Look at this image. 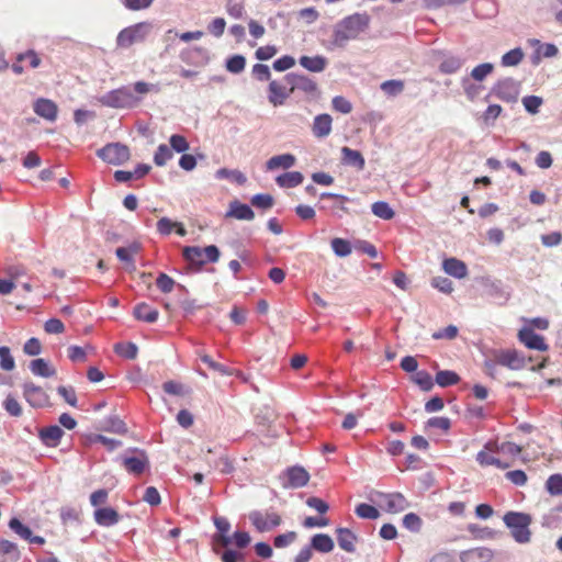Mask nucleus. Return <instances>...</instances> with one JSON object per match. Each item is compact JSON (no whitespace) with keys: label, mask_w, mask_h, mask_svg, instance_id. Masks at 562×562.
Returning <instances> with one entry per match:
<instances>
[{"label":"nucleus","mask_w":562,"mask_h":562,"mask_svg":"<svg viewBox=\"0 0 562 562\" xmlns=\"http://www.w3.org/2000/svg\"><path fill=\"white\" fill-rule=\"evenodd\" d=\"M458 335V328L454 325H449L443 329H440L438 331H435L431 337L436 340L439 339H454Z\"/></svg>","instance_id":"680f3d73"},{"label":"nucleus","mask_w":562,"mask_h":562,"mask_svg":"<svg viewBox=\"0 0 562 562\" xmlns=\"http://www.w3.org/2000/svg\"><path fill=\"white\" fill-rule=\"evenodd\" d=\"M23 395L26 402L33 407H44L48 404V395L41 387L33 383H26L23 386Z\"/></svg>","instance_id":"9b49d317"},{"label":"nucleus","mask_w":562,"mask_h":562,"mask_svg":"<svg viewBox=\"0 0 562 562\" xmlns=\"http://www.w3.org/2000/svg\"><path fill=\"white\" fill-rule=\"evenodd\" d=\"M156 284L162 293H170L175 288V280L168 274L161 272L158 274Z\"/></svg>","instance_id":"864d4df0"},{"label":"nucleus","mask_w":562,"mask_h":562,"mask_svg":"<svg viewBox=\"0 0 562 562\" xmlns=\"http://www.w3.org/2000/svg\"><path fill=\"white\" fill-rule=\"evenodd\" d=\"M285 476L288 482L283 484L284 487L299 488L308 483L310 474L301 467H292L286 470Z\"/></svg>","instance_id":"dca6fc26"},{"label":"nucleus","mask_w":562,"mask_h":562,"mask_svg":"<svg viewBox=\"0 0 562 562\" xmlns=\"http://www.w3.org/2000/svg\"><path fill=\"white\" fill-rule=\"evenodd\" d=\"M64 431L58 426H49L43 428L40 431V438L42 441L49 447H56L59 443L60 438L63 437Z\"/></svg>","instance_id":"c756f323"},{"label":"nucleus","mask_w":562,"mask_h":562,"mask_svg":"<svg viewBox=\"0 0 562 562\" xmlns=\"http://www.w3.org/2000/svg\"><path fill=\"white\" fill-rule=\"evenodd\" d=\"M342 161L347 165L355 166L359 170L364 168L366 161L360 151L351 149L349 147L341 148Z\"/></svg>","instance_id":"7c9ffc66"},{"label":"nucleus","mask_w":562,"mask_h":562,"mask_svg":"<svg viewBox=\"0 0 562 562\" xmlns=\"http://www.w3.org/2000/svg\"><path fill=\"white\" fill-rule=\"evenodd\" d=\"M372 213L382 220H392L395 215L387 202L378 201L371 206Z\"/></svg>","instance_id":"58836bf2"},{"label":"nucleus","mask_w":562,"mask_h":562,"mask_svg":"<svg viewBox=\"0 0 562 562\" xmlns=\"http://www.w3.org/2000/svg\"><path fill=\"white\" fill-rule=\"evenodd\" d=\"M246 59L241 55H233L226 60V69L232 74H239L245 69Z\"/></svg>","instance_id":"a18cd8bd"},{"label":"nucleus","mask_w":562,"mask_h":562,"mask_svg":"<svg viewBox=\"0 0 562 562\" xmlns=\"http://www.w3.org/2000/svg\"><path fill=\"white\" fill-rule=\"evenodd\" d=\"M431 285L438 289L442 293H451L453 291V284L451 280L445 277H436L431 280Z\"/></svg>","instance_id":"bf43d9fd"},{"label":"nucleus","mask_w":562,"mask_h":562,"mask_svg":"<svg viewBox=\"0 0 562 562\" xmlns=\"http://www.w3.org/2000/svg\"><path fill=\"white\" fill-rule=\"evenodd\" d=\"M3 407L11 416L19 417L22 415V407L12 395L7 396Z\"/></svg>","instance_id":"4d7b16f0"},{"label":"nucleus","mask_w":562,"mask_h":562,"mask_svg":"<svg viewBox=\"0 0 562 562\" xmlns=\"http://www.w3.org/2000/svg\"><path fill=\"white\" fill-rule=\"evenodd\" d=\"M136 319L146 322V323H155L158 319V311L156 308H153L149 304L142 302L138 303L134 307L133 312Z\"/></svg>","instance_id":"b1692460"},{"label":"nucleus","mask_w":562,"mask_h":562,"mask_svg":"<svg viewBox=\"0 0 562 562\" xmlns=\"http://www.w3.org/2000/svg\"><path fill=\"white\" fill-rule=\"evenodd\" d=\"M215 177L217 179H229L234 182H236L239 186H243L246 183L247 178L246 176L239 171V170H231L227 168H221L216 171Z\"/></svg>","instance_id":"c9c22d12"},{"label":"nucleus","mask_w":562,"mask_h":562,"mask_svg":"<svg viewBox=\"0 0 562 562\" xmlns=\"http://www.w3.org/2000/svg\"><path fill=\"white\" fill-rule=\"evenodd\" d=\"M495 95L504 101H516L518 97L517 85L513 79L498 81L493 89Z\"/></svg>","instance_id":"f3484780"},{"label":"nucleus","mask_w":562,"mask_h":562,"mask_svg":"<svg viewBox=\"0 0 562 562\" xmlns=\"http://www.w3.org/2000/svg\"><path fill=\"white\" fill-rule=\"evenodd\" d=\"M370 25L367 13H353L338 22L333 31L331 45L342 48L351 40L359 37Z\"/></svg>","instance_id":"f257e3e1"},{"label":"nucleus","mask_w":562,"mask_h":562,"mask_svg":"<svg viewBox=\"0 0 562 562\" xmlns=\"http://www.w3.org/2000/svg\"><path fill=\"white\" fill-rule=\"evenodd\" d=\"M226 27V21L223 18H215L212 22L207 25V31L210 34H212L215 37H221Z\"/></svg>","instance_id":"6e6d98bb"},{"label":"nucleus","mask_w":562,"mask_h":562,"mask_svg":"<svg viewBox=\"0 0 562 562\" xmlns=\"http://www.w3.org/2000/svg\"><path fill=\"white\" fill-rule=\"evenodd\" d=\"M300 65L308 71L322 72L327 66V59L324 56H302Z\"/></svg>","instance_id":"bb28decb"},{"label":"nucleus","mask_w":562,"mask_h":562,"mask_svg":"<svg viewBox=\"0 0 562 562\" xmlns=\"http://www.w3.org/2000/svg\"><path fill=\"white\" fill-rule=\"evenodd\" d=\"M312 548L318 552L328 553L334 549V541L326 533H317L312 538Z\"/></svg>","instance_id":"72a5a7b5"},{"label":"nucleus","mask_w":562,"mask_h":562,"mask_svg":"<svg viewBox=\"0 0 562 562\" xmlns=\"http://www.w3.org/2000/svg\"><path fill=\"white\" fill-rule=\"evenodd\" d=\"M493 559L494 551L486 547H476L460 553L461 562H491Z\"/></svg>","instance_id":"4468645a"},{"label":"nucleus","mask_w":562,"mask_h":562,"mask_svg":"<svg viewBox=\"0 0 562 562\" xmlns=\"http://www.w3.org/2000/svg\"><path fill=\"white\" fill-rule=\"evenodd\" d=\"M494 70V66L491 63L480 64L474 67L471 71V77L476 81L484 80Z\"/></svg>","instance_id":"49530a36"},{"label":"nucleus","mask_w":562,"mask_h":562,"mask_svg":"<svg viewBox=\"0 0 562 562\" xmlns=\"http://www.w3.org/2000/svg\"><path fill=\"white\" fill-rule=\"evenodd\" d=\"M251 204L256 207L268 210L271 209L274 204V199L270 194H256L250 200Z\"/></svg>","instance_id":"09e8293b"},{"label":"nucleus","mask_w":562,"mask_h":562,"mask_svg":"<svg viewBox=\"0 0 562 562\" xmlns=\"http://www.w3.org/2000/svg\"><path fill=\"white\" fill-rule=\"evenodd\" d=\"M331 116L329 114H319L314 117L312 132L315 137L323 138L331 132Z\"/></svg>","instance_id":"412c9836"},{"label":"nucleus","mask_w":562,"mask_h":562,"mask_svg":"<svg viewBox=\"0 0 562 562\" xmlns=\"http://www.w3.org/2000/svg\"><path fill=\"white\" fill-rule=\"evenodd\" d=\"M493 353L495 355L496 361L499 366L515 371L521 370L526 367V359L516 349H499L494 350Z\"/></svg>","instance_id":"6e6552de"},{"label":"nucleus","mask_w":562,"mask_h":562,"mask_svg":"<svg viewBox=\"0 0 562 562\" xmlns=\"http://www.w3.org/2000/svg\"><path fill=\"white\" fill-rule=\"evenodd\" d=\"M519 340L529 349L546 351L548 345L546 344L542 336L536 334L530 328H522L518 333Z\"/></svg>","instance_id":"2eb2a0df"},{"label":"nucleus","mask_w":562,"mask_h":562,"mask_svg":"<svg viewBox=\"0 0 562 562\" xmlns=\"http://www.w3.org/2000/svg\"><path fill=\"white\" fill-rule=\"evenodd\" d=\"M524 58V52L520 48H514L502 57V65L505 67L517 66Z\"/></svg>","instance_id":"37998d69"},{"label":"nucleus","mask_w":562,"mask_h":562,"mask_svg":"<svg viewBox=\"0 0 562 562\" xmlns=\"http://www.w3.org/2000/svg\"><path fill=\"white\" fill-rule=\"evenodd\" d=\"M442 269L447 274L457 279H464L468 276L467 265L454 257L445 259Z\"/></svg>","instance_id":"6ab92c4d"},{"label":"nucleus","mask_w":562,"mask_h":562,"mask_svg":"<svg viewBox=\"0 0 562 562\" xmlns=\"http://www.w3.org/2000/svg\"><path fill=\"white\" fill-rule=\"evenodd\" d=\"M304 180L300 171H290L277 177L276 181L281 188H294L300 186Z\"/></svg>","instance_id":"2f4dec72"},{"label":"nucleus","mask_w":562,"mask_h":562,"mask_svg":"<svg viewBox=\"0 0 562 562\" xmlns=\"http://www.w3.org/2000/svg\"><path fill=\"white\" fill-rule=\"evenodd\" d=\"M485 449H487L492 452H498V451L506 452L512 456H518L522 451L521 447H519L518 445H516L514 442H503L501 446H498L497 443L488 442L485 446Z\"/></svg>","instance_id":"e433bc0d"},{"label":"nucleus","mask_w":562,"mask_h":562,"mask_svg":"<svg viewBox=\"0 0 562 562\" xmlns=\"http://www.w3.org/2000/svg\"><path fill=\"white\" fill-rule=\"evenodd\" d=\"M403 525L412 531H419L422 527V519L418 515L409 513L404 516Z\"/></svg>","instance_id":"e2e57ef3"},{"label":"nucleus","mask_w":562,"mask_h":562,"mask_svg":"<svg viewBox=\"0 0 562 562\" xmlns=\"http://www.w3.org/2000/svg\"><path fill=\"white\" fill-rule=\"evenodd\" d=\"M296 162V158L292 154H282L271 157L266 162L267 170H276L279 168L290 169Z\"/></svg>","instance_id":"393cba45"},{"label":"nucleus","mask_w":562,"mask_h":562,"mask_svg":"<svg viewBox=\"0 0 562 562\" xmlns=\"http://www.w3.org/2000/svg\"><path fill=\"white\" fill-rule=\"evenodd\" d=\"M226 217H234L241 221H251L255 218V213L249 205L235 200L229 203Z\"/></svg>","instance_id":"aec40b11"},{"label":"nucleus","mask_w":562,"mask_h":562,"mask_svg":"<svg viewBox=\"0 0 562 562\" xmlns=\"http://www.w3.org/2000/svg\"><path fill=\"white\" fill-rule=\"evenodd\" d=\"M226 12L234 19L243 18L245 13V1L244 0H226L225 4Z\"/></svg>","instance_id":"a19ab883"},{"label":"nucleus","mask_w":562,"mask_h":562,"mask_svg":"<svg viewBox=\"0 0 562 562\" xmlns=\"http://www.w3.org/2000/svg\"><path fill=\"white\" fill-rule=\"evenodd\" d=\"M140 250V245L138 243H132L127 247H119L115 250L116 257L126 265V269L130 272L136 270L134 255L138 254Z\"/></svg>","instance_id":"a211bd4d"},{"label":"nucleus","mask_w":562,"mask_h":562,"mask_svg":"<svg viewBox=\"0 0 562 562\" xmlns=\"http://www.w3.org/2000/svg\"><path fill=\"white\" fill-rule=\"evenodd\" d=\"M476 461L481 467L494 465L502 470H505L510 467V463L503 462L501 459L494 457L493 454L486 452L485 450H482L476 454Z\"/></svg>","instance_id":"473e14b6"},{"label":"nucleus","mask_w":562,"mask_h":562,"mask_svg":"<svg viewBox=\"0 0 562 562\" xmlns=\"http://www.w3.org/2000/svg\"><path fill=\"white\" fill-rule=\"evenodd\" d=\"M114 351L120 357L133 360L137 357L138 348L134 342H119L114 346Z\"/></svg>","instance_id":"4c0bfd02"},{"label":"nucleus","mask_w":562,"mask_h":562,"mask_svg":"<svg viewBox=\"0 0 562 562\" xmlns=\"http://www.w3.org/2000/svg\"><path fill=\"white\" fill-rule=\"evenodd\" d=\"M133 452L136 454L122 458V464L128 473L140 475L148 467L149 461L145 451L134 449Z\"/></svg>","instance_id":"9d476101"},{"label":"nucleus","mask_w":562,"mask_h":562,"mask_svg":"<svg viewBox=\"0 0 562 562\" xmlns=\"http://www.w3.org/2000/svg\"><path fill=\"white\" fill-rule=\"evenodd\" d=\"M501 113L502 106L498 104H492L487 106L482 117L486 124H493L494 121L501 115Z\"/></svg>","instance_id":"774afa93"},{"label":"nucleus","mask_w":562,"mask_h":562,"mask_svg":"<svg viewBox=\"0 0 562 562\" xmlns=\"http://www.w3.org/2000/svg\"><path fill=\"white\" fill-rule=\"evenodd\" d=\"M171 149L176 150L177 153H186L189 149V143L186 139L184 136L179 134H173L170 136L169 139Z\"/></svg>","instance_id":"5fc2aeb1"},{"label":"nucleus","mask_w":562,"mask_h":562,"mask_svg":"<svg viewBox=\"0 0 562 562\" xmlns=\"http://www.w3.org/2000/svg\"><path fill=\"white\" fill-rule=\"evenodd\" d=\"M23 351L27 356H37L42 351V344L37 338L32 337L24 344Z\"/></svg>","instance_id":"338daca9"},{"label":"nucleus","mask_w":562,"mask_h":562,"mask_svg":"<svg viewBox=\"0 0 562 562\" xmlns=\"http://www.w3.org/2000/svg\"><path fill=\"white\" fill-rule=\"evenodd\" d=\"M33 110L38 116L49 122H55L57 120L58 106L49 99H37L33 104Z\"/></svg>","instance_id":"ddd939ff"},{"label":"nucleus","mask_w":562,"mask_h":562,"mask_svg":"<svg viewBox=\"0 0 562 562\" xmlns=\"http://www.w3.org/2000/svg\"><path fill=\"white\" fill-rule=\"evenodd\" d=\"M296 539L295 531H288L285 533L279 535L274 538L273 544L277 548H284L294 542Z\"/></svg>","instance_id":"0e129e2a"},{"label":"nucleus","mask_w":562,"mask_h":562,"mask_svg":"<svg viewBox=\"0 0 562 562\" xmlns=\"http://www.w3.org/2000/svg\"><path fill=\"white\" fill-rule=\"evenodd\" d=\"M331 248H333V251L338 256V257H347L351 254V245L348 240L344 239V238H339V237H336L331 240Z\"/></svg>","instance_id":"79ce46f5"},{"label":"nucleus","mask_w":562,"mask_h":562,"mask_svg":"<svg viewBox=\"0 0 562 562\" xmlns=\"http://www.w3.org/2000/svg\"><path fill=\"white\" fill-rule=\"evenodd\" d=\"M337 541L339 547L346 552H355L357 536L348 528L337 529Z\"/></svg>","instance_id":"c85d7f7f"},{"label":"nucleus","mask_w":562,"mask_h":562,"mask_svg":"<svg viewBox=\"0 0 562 562\" xmlns=\"http://www.w3.org/2000/svg\"><path fill=\"white\" fill-rule=\"evenodd\" d=\"M503 521L510 530V535L517 543L525 544L530 542L532 535L530 525L532 522V518L529 514L507 512L503 517Z\"/></svg>","instance_id":"f03ea898"},{"label":"nucleus","mask_w":562,"mask_h":562,"mask_svg":"<svg viewBox=\"0 0 562 562\" xmlns=\"http://www.w3.org/2000/svg\"><path fill=\"white\" fill-rule=\"evenodd\" d=\"M99 102L109 108L125 109L138 105L140 98L135 95L128 87L123 86L102 95Z\"/></svg>","instance_id":"20e7f679"},{"label":"nucleus","mask_w":562,"mask_h":562,"mask_svg":"<svg viewBox=\"0 0 562 562\" xmlns=\"http://www.w3.org/2000/svg\"><path fill=\"white\" fill-rule=\"evenodd\" d=\"M285 80L291 85L290 92L300 90L307 94H314L317 91V83L306 76L288 74Z\"/></svg>","instance_id":"f8f14e48"},{"label":"nucleus","mask_w":562,"mask_h":562,"mask_svg":"<svg viewBox=\"0 0 562 562\" xmlns=\"http://www.w3.org/2000/svg\"><path fill=\"white\" fill-rule=\"evenodd\" d=\"M30 370L34 375L42 378H52L56 375V370L43 358L34 359L30 362Z\"/></svg>","instance_id":"a878e982"},{"label":"nucleus","mask_w":562,"mask_h":562,"mask_svg":"<svg viewBox=\"0 0 562 562\" xmlns=\"http://www.w3.org/2000/svg\"><path fill=\"white\" fill-rule=\"evenodd\" d=\"M0 368L4 371H12L15 368L10 349L5 346L0 347Z\"/></svg>","instance_id":"de8ad7c7"},{"label":"nucleus","mask_w":562,"mask_h":562,"mask_svg":"<svg viewBox=\"0 0 562 562\" xmlns=\"http://www.w3.org/2000/svg\"><path fill=\"white\" fill-rule=\"evenodd\" d=\"M356 515L363 519H376L380 516L379 510L369 504L361 503L356 507Z\"/></svg>","instance_id":"c03bdc74"},{"label":"nucleus","mask_w":562,"mask_h":562,"mask_svg":"<svg viewBox=\"0 0 562 562\" xmlns=\"http://www.w3.org/2000/svg\"><path fill=\"white\" fill-rule=\"evenodd\" d=\"M182 256L190 267L195 270H200L207 262H217L221 252L215 245H210L204 248L199 246H187L182 250Z\"/></svg>","instance_id":"7ed1b4c3"},{"label":"nucleus","mask_w":562,"mask_h":562,"mask_svg":"<svg viewBox=\"0 0 562 562\" xmlns=\"http://www.w3.org/2000/svg\"><path fill=\"white\" fill-rule=\"evenodd\" d=\"M99 158L110 165H123L130 160L131 153L126 145L110 143L97 151Z\"/></svg>","instance_id":"0eeeda50"},{"label":"nucleus","mask_w":562,"mask_h":562,"mask_svg":"<svg viewBox=\"0 0 562 562\" xmlns=\"http://www.w3.org/2000/svg\"><path fill=\"white\" fill-rule=\"evenodd\" d=\"M213 521L218 530V533L214 536V542L223 547H228L232 542L231 538L227 536L231 529L229 521L225 517H214Z\"/></svg>","instance_id":"5701e85b"},{"label":"nucleus","mask_w":562,"mask_h":562,"mask_svg":"<svg viewBox=\"0 0 562 562\" xmlns=\"http://www.w3.org/2000/svg\"><path fill=\"white\" fill-rule=\"evenodd\" d=\"M414 381L416 384L420 386L423 391H430L434 386V381L431 375L426 371H418L414 376Z\"/></svg>","instance_id":"3c124183"},{"label":"nucleus","mask_w":562,"mask_h":562,"mask_svg":"<svg viewBox=\"0 0 562 562\" xmlns=\"http://www.w3.org/2000/svg\"><path fill=\"white\" fill-rule=\"evenodd\" d=\"M333 108L344 114H348L352 111L351 103L344 97L337 95L333 99Z\"/></svg>","instance_id":"69168bd1"},{"label":"nucleus","mask_w":562,"mask_h":562,"mask_svg":"<svg viewBox=\"0 0 562 562\" xmlns=\"http://www.w3.org/2000/svg\"><path fill=\"white\" fill-rule=\"evenodd\" d=\"M435 380L439 386L447 387L450 385L458 384L460 381V376L454 371L441 370L437 372Z\"/></svg>","instance_id":"f704fd0d"},{"label":"nucleus","mask_w":562,"mask_h":562,"mask_svg":"<svg viewBox=\"0 0 562 562\" xmlns=\"http://www.w3.org/2000/svg\"><path fill=\"white\" fill-rule=\"evenodd\" d=\"M505 477L517 486H524L527 483V474L522 470L508 471Z\"/></svg>","instance_id":"052dcab7"},{"label":"nucleus","mask_w":562,"mask_h":562,"mask_svg":"<svg viewBox=\"0 0 562 562\" xmlns=\"http://www.w3.org/2000/svg\"><path fill=\"white\" fill-rule=\"evenodd\" d=\"M547 490L551 495L562 494V475L553 474L549 476L546 483Z\"/></svg>","instance_id":"8fccbe9b"},{"label":"nucleus","mask_w":562,"mask_h":562,"mask_svg":"<svg viewBox=\"0 0 562 562\" xmlns=\"http://www.w3.org/2000/svg\"><path fill=\"white\" fill-rule=\"evenodd\" d=\"M172 149L169 148L166 144H161L158 146L154 155V162L156 166L162 167L172 158Z\"/></svg>","instance_id":"ea45409f"},{"label":"nucleus","mask_w":562,"mask_h":562,"mask_svg":"<svg viewBox=\"0 0 562 562\" xmlns=\"http://www.w3.org/2000/svg\"><path fill=\"white\" fill-rule=\"evenodd\" d=\"M378 495L381 501V506L387 513H402L409 506V503L402 493H378Z\"/></svg>","instance_id":"1a4fd4ad"},{"label":"nucleus","mask_w":562,"mask_h":562,"mask_svg":"<svg viewBox=\"0 0 562 562\" xmlns=\"http://www.w3.org/2000/svg\"><path fill=\"white\" fill-rule=\"evenodd\" d=\"M150 31V24L146 22L136 23L123 29L116 36V45L121 48H128L136 43L143 42Z\"/></svg>","instance_id":"39448f33"},{"label":"nucleus","mask_w":562,"mask_h":562,"mask_svg":"<svg viewBox=\"0 0 562 562\" xmlns=\"http://www.w3.org/2000/svg\"><path fill=\"white\" fill-rule=\"evenodd\" d=\"M381 89L391 95H395L404 90V82L402 80H387L381 85Z\"/></svg>","instance_id":"13d9d810"},{"label":"nucleus","mask_w":562,"mask_h":562,"mask_svg":"<svg viewBox=\"0 0 562 562\" xmlns=\"http://www.w3.org/2000/svg\"><path fill=\"white\" fill-rule=\"evenodd\" d=\"M94 519L98 525L110 527L119 522L120 515L111 507H103L94 512Z\"/></svg>","instance_id":"4be33fe9"},{"label":"nucleus","mask_w":562,"mask_h":562,"mask_svg":"<svg viewBox=\"0 0 562 562\" xmlns=\"http://www.w3.org/2000/svg\"><path fill=\"white\" fill-rule=\"evenodd\" d=\"M9 527L21 538L27 540L31 539L32 530L23 525L18 518H12L9 522Z\"/></svg>","instance_id":"603ef678"},{"label":"nucleus","mask_w":562,"mask_h":562,"mask_svg":"<svg viewBox=\"0 0 562 562\" xmlns=\"http://www.w3.org/2000/svg\"><path fill=\"white\" fill-rule=\"evenodd\" d=\"M248 518L258 532L270 531L282 522L281 516L274 510H252Z\"/></svg>","instance_id":"423d86ee"},{"label":"nucleus","mask_w":562,"mask_h":562,"mask_svg":"<svg viewBox=\"0 0 562 562\" xmlns=\"http://www.w3.org/2000/svg\"><path fill=\"white\" fill-rule=\"evenodd\" d=\"M288 97L289 92H286V88L284 86L276 80H272L269 83V101L274 106L282 105Z\"/></svg>","instance_id":"cd10ccee"}]
</instances>
